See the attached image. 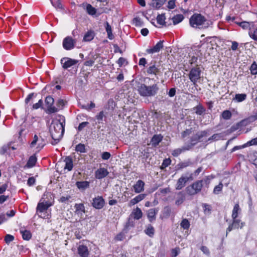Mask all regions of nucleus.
I'll use <instances>...</instances> for the list:
<instances>
[{
	"label": "nucleus",
	"instance_id": "obj_1",
	"mask_svg": "<svg viewBox=\"0 0 257 257\" xmlns=\"http://www.w3.org/2000/svg\"><path fill=\"white\" fill-rule=\"evenodd\" d=\"M52 123L50 132L53 141L51 144L53 145L57 144L63 137L64 133L65 119L56 120Z\"/></svg>",
	"mask_w": 257,
	"mask_h": 257
},
{
	"label": "nucleus",
	"instance_id": "obj_2",
	"mask_svg": "<svg viewBox=\"0 0 257 257\" xmlns=\"http://www.w3.org/2000/svg\"><path fill=\"white\" fill-rule=\"evenodd\" d=\"M189 24L193 28L205 29L212 24V22L208 21L201 14L196 13L191 16L189 19Z\"/></svg>",
	"mask_w": 257,
	"mask_h": 257
},
{
	"label": "nucleus",
	"instance_id": "obj_3",
	"mask_svg": "<svg viewBox=\"0 0 257 257\" xmlns=\"http://www.w3.org/2000/svg\"><path fill=\"white\" fill-rule=\"evenodd\" d=\"M159 88L156 84L151 86H147L145 84L141 83L138 86V91L140 95L144 97L155 96Z\"/></svg>",
	"mask_w": 257,
	"mask_h": 257
},
{
	"label": "nucleus",
	"instance_id": "obj_4",
	"mask_svg": "<svg viewBox=\"0 0 257 257\" xmlns=\"http://www.w3.org/2000/svg\"><path fill=\"white\" fill-rule=\"evenodd\" d=\"M203 187V180H198L186 188V192L189 195L193 196L199 193Z\"/></svg>",
	"mask_w": 257,
	"mask_h": 257
},
{
	"label": "nucleus",
	"instance_id": "obj_5",
	"mask_svg": "<svg viewBox=\"0 0 257 257\" xmlns=\"http://www.w3.org/2000/svg\"><path fill=\"white\" fill-rule=\"evenodd\" d=\"M40 201L38 203L36 210L37 213L39 215V217L43 218H49V215L48 214H46V213H44L43 214V215L42 214V213H43L44 211H47V209L49 207L52 206V204L50 203L48 201H45V202H41Z\"/></svg>",
	"mask_w": 257,
	"mask_h": 257
},
{
	"label": "nucleus",
	"instance_id": "obj_6",
	"mask_svg": "<svg viewBox=\"0 0 257 257\" xmlns=\"http://www.w3.org/2000/svg\"><path fill=\"white\" fill-rule=\"evenodd\" d=\"M193 180V173H186L185 174L182 175L178 180L176 185V189L178 190L182 189L186 185L187 182Z\"/></svg>",
	"mask_w": 257,
	"mask_h": 257
},
{
	"label": "nucleus",
	"instance_id": "obj_7",
	"mask_svg": "<svg viewBox=\"0 0 257 257\" xmlns=\"http://www.w3.org/2000/svg\"><path fill=\"white\" fill-rule=\"evenodd\" d=\"M201 74V70L198 66L191 69L188 74V77L193 84H196V83L200 79Z\"/></svg>",
	"mask_w": 257,
	"mask_h": 257
},
{
	"label": "nucleus",
	"instance_id": "obj_8",
	"mask_svg": "<svg viewBox=\"0 0 257 257\" xmlns=\"http://www.w3.org/2000/svg\"><path fill=\"white\" fill-rule=\"evenodd\" d=\"M46 145L44 139L40 135H35L33 141L30 144V147L31 148L36 147V148L40 151Z\"/></svg>",
	"mask_w": 257,
	"mask_h": 257
},
{
	"label": "nucleus",
	"instance_id": "obj_9",
	"mask_svg": "<svg viewBox=\"0 0 257 257\" xmlns=\"http://www.w3.org/2000/svg\"><path fill=\"white\" fill-rule=\"evenodd\" d=\"M76 43L77 40L75 38H73L71 36H67L63 40L62 46L65 50L69 51L75 47Z\"/></svg>",
	"mask_w": 257,
	"mask_h": 257
},
{
	"label": "nucleus",
	"instance_id": "obj_10",
	"mask_svg": "<svg viewBox=\"0 0 257 257\" xmlns=\"http://www.w3.org/2000/svg\"><path fill=\"white\" fill-rule=\"evenodd\" d=\"M78 61L68 57H64L61 59V64L62 68L64 69H68L71 67L77 64Z\"/></svg>",
	"mask_w": 257,
	"mask_h": 257
},
{
	"label": "nucleus",
	"instance_id": "obj_11",
	"mask_svg": "<svg viewBox=\"0 0 257 257\" xmlns=\"http://www.w3.org/2000/svg\"><path fill=\"white\" fill-rule=\"evenodd\" d=\"M45 102L47 105L48 110L50 113H54L58 111V108L53 106L54 99L51 96H47L45 98Z\"/></svg>",
	"mask_w": 257,
	"mask_h": 257
},
{
	"label": "nucleus",
	"instance_id": "obj_12",
	"mask_svg": "<svg viewBox=\"0 0 257 257\" xmlns=\"http://www.w3.org/2000/svg\"><path fill=\"white\" fill-rule=\"evenodd\" d=\"M244 222H241L240 219H232V223L227 228V233L231 231L233 229L241 228L244 225Z\"/></svg>",
	"mask_w": 257,
	"mask_h": 257
},
{
	"label": "nucleus",
	"instance_id": "obj_13",
	"mask_svg": "<svg viewBox=\"0 0 257 257\" xmlns=\"http://www.w3.org/2000/svg\"><path fill=\"white\" fill-rule=\"evenodd\" d=\"M105 201L101 196L95 197L92 203V206L97 209H101L104 205Z\"/></svg>",
	"mask_w": 257,
	"mask_h": 257
},
{
	"label": "nucleus",
	"instance_id": "obj_14",
	"mask_svg": "<svg viewBox=\"0 0 257 257\" xmlns=\"http://www.w3.org/2000/svg\"><path fill=\"white\" fill-rule=\"evenodd\" d=\"M109 172L107 169L104 168H100L95 172L94 175L95 178L97 179H101L107 176Z\"/></svg>",
	"mask_w": 257,
	"mask_h": 257
},
{
	"label": "nucleus",
	"instance_id": "obj_15",
	"mask_svg": "<svg viewBox=\"0 0 257 257\" xmlns=\"http://www.w3.org/2000/svg\"><path fill=\"white\" fill-rule=\"evenodd\" d=\"M149 65L147 70L148 74L157 75L160 73V68L156 66L155 62H151Z\"/></svg>",
	"mask_w": 257,
	"mask_h": 257
},
{
	"label": "nucleus",
	"instance_id": "obj_16",
	"mask_svg": "<svg viewBox=\"0 0 257 257\" xmlns=\"http://www.w3.org/2000/svg\"><path fill=\"white\" fill-rule=\"evenodd\" d=\"M144 186L145 182L141 180H139L133 187L135 193H140L144 191Z\"/></svg>",
	"mask_w": 257,
	"mask_h": 257
},
{
	"label": "nucleus",
	"instance_id": "obj_17",
	"mask_svg": "<svg viewBox=\"0 0 257 257\" xmlns=\"http://www.w3.org/2000/svg\"><path fill=\"white\" fill-rule=\"evenodd\" d=\"M164 41H160L153 48L148 49L146 50L149 54H153L159 52L164 47Z\"/></svg>",
	"mask_w": 257,
	"mask_h": 257
},
{
	"label": "nucleus",
	"instance_id": "obj_18",
	"mask_svg": "<svg viewBox=\"0 0 257 257\" xmlns=\"http://www.w3.org/2000/svg\"><path fill=\"white\" fill-rule=\"evenodd\" d=\"M158 211V208H151L147 211V217L150 222H152L156 220V215Z\"/></svg>",
	"mask_w": 257,
	"mask_h": 257
},
{
	"label": "nucleus",
	"instance_id": "obj_19",
	"mask_svg": "<svg viewBox=\"0 0 257 257\" xmlns=\"http://www.w3.org/2000/svg\"><path fill=\"white\" fill-rule=\"evenodd\" d=\"M78 253L81 257H88L89 250L88 247L84 245H80L78 247Z\"/></svg>",
	"mask_w": 257,
	"mask_h": 257
},
{
	"label": "nucleus",
	"instance_id": "obj_20",
	"mask_svg": "<svg viewBox=\"0 0 257 257\" xmlns=\"http://www.w3.org/2000/svg\"><path fill=\"white\" fill-rule=\"evenodd\" d=\"M146 195H147L146 194H140L139 195H137L135 198L130 200L128 205L130 206H132L138 203L139 202L144 199Z\"/></svg>",
	"mask_w": 257,
	"mask_h": 257
},
{
	"label": "nucleus",
	"instance_id": "obj_21",
	"mask_svg": "<svg viewBox=\"0 0 257 257\" xmlns=\"http://www.w3.org/2000/svg\"><path fill=\"white\" fill-rule=\"evenodd\" d=\"M64 161L65 163L64 170H67L68 171H71L73 168L72 158L70 156L66 157Z\"/></svg>",
	"mask_w": 257,
	"mask_h": 257
},
{
	"label": "nucleus",
	"instance_id": "obj_22",
	"mask_svg": "<svg viewBox=\"0 0 257 257\" xmlns=\"http://www.w3.org/2000/svg\"><path fill=\"white\" fill-rule=\"evenodd\" d=\"M37 157L35 155H32L29 158V160L26 164V165L25 166V168H31L35 166L36 163L37 162Z\"/></svg>",
	"mask_w": 257,
	"mask_h": 257
},
{
	"label": "nucleus",
	"instance_id": "obj_23",
	"mask_svg": "<svg viewBox=\"0 0 257 257\" xmlns=\"http://www.w3.org/2000/svg\"><path fill=\"white\" fill-rule=\"evenodd\" d=\"M163 137L161 135H154L151 141L152 145L153 147L157 146L159 143L162 141Z\"/></svg>",
	"mask_w": 257,
	"mask_h": 257
},
{
	"label": "nucleus",
	"instance_id": "obj_24",
	"mask_svg": "<svg viewBox=\"0 0 257 257\" xmlns=\"http://www.w3.org/2000/svg\"><path fill=\"white\" fill-rule=\"evenodd\" d=\"M131 215L133 216L134 219L139 220L142 217L143 212L140 208L137 207L132 211Z\"/></svg>",
	"mask_w": 257,
	"mask_h": 257
},
{
	"label": "nucleus",
	"instance_id": "obj_25",
	"mask_svg": "<svg viewBox=\"0 0 257 257\" xmlns=\"http://www.w3.org/2000/svg\"><path fill=\"white\" fill-rule=\"evenodd\" d=\"M185 194L182 192H179L177 194V197L175 201V204L179 206L182 204L185 200Z\"/></svg>",
	"mask_w": 257,
	"mask_h": 257
},
{
	"label": "nucleus",
	"instance_id": "obj_26",
	"mask_svg": "<svg viewBox=\"0 0 257 257\" xmlns=\"http://www.w3.org/2000/svg\"><path fill=\"white\" fill-rule=\"evenodd\" d=\"M247 95L245 93L236 94L233 100L236 102H240L246 99Z\"/></svg>",
	"mask_w": 257,
	"mask_h": 257
},
{
	"label": "nucleus",
	"instance_id": "obj_27",
	"mask_svg": "<svg viewBox=\"0 0 257 257\" xmlns=\"http://www.w3.org/2000/svg\"><path fill=\"white\" fill-rule=\"evenodd\" d=\"M241 209L238 203L235 204L233 207L231 217L232 219L237 218L238 213L240 212Z\"/></svg>",
	"mask_w": 257,
	"mask_h": 257
},
{
	"label": "nucleus",
	"instance_id": "obj_28",
	"mask_svg": "<svg viewBox=\"0 0 257 257\" xmlns=\"http://www.w3.org/2000/svg\"><path fill=\"white\" fill-rule=\"evenodd\" d=\"M94 37V33L93 31H88L84 36L83 41L84 42H89L91 41Z\"/></svg>",
	"mask_w": 257,
	"mask_h": 257
},
{
	"label": "nucleus",
	"instance_id": "obj_29",
	"mask_svg": "<svg viewBox=\"0 0 257 257\" xmlns=\"http://www.w3.org/2000/svg\"><path fill=\"white\" fill-rule=\"evenodd\" d=\"M85 10L87 14L91 16L95 15L97 12V10L89 4L86 5Z\"/></svg>",
	"mask_w": 257,
	"mask_h": 257
},
{
	"label": "nucleus",
	"instance_id": "obj_30",
	"mask_svg": "<svg viewBox=\"0 0 257 257\" xmlns=\"http://www.w3.org/2000/svg\"><path fill=\"white\" fill-rule=\"evenodd\" d=\"M144 231L146 234L152 237L155 233V229L152 225L149 224Z\"/></svg>",
	"mask_w": 257,
	"mask_h": 257
},
{
	"label": "nucleus",
	"instance_id": "obj_31",
	"mask_svg": "<svg viewBox=\"0 0 257 257\" xmlns=\"http://www.w3.org/2000/svg\"><path fill=\"white\" fill-rule=\"evenodd\" d=\"M184 17L183 15L182 14H179L176 15V16H174L172 19L174 25H177L182 22Z\"/></svg>",
	"mask_w": 257,
	"mask_h": 257
},
{
	"label": "nucleus",
	"instance_id": "obj_32",
	"mask_svg": "<svg viewBox=\"0 0 257 257\" xmlns=\"http://www.w3.org/2000/svg\"><path fill=\"white\" fill-rule=\"evenodd\" d=\"M22 235L23 238L24 240H28L32 237V234L31 232L27 230H24L20 231Z\"/></svg>",
	"mask_w": 257,
	"mask_h": 257
},
{
	"label": "nucleus",
	"instance_id": "obj_33",
	"mask_svg": "<svg viewBox=\"0 0 257 257\" xmlns=\"http://www.w3.org/2000/svg\"><path fill=\"white\" fill-rule=\"evenodd\" d=\"M76 184L79 189H85L89 186V182L87 181L77 182Z\"/></svg>",
	"mask_w": 257,
	"mask_h": 257
},
{
	"label": "nucleus",
	"instance_id": "obj_34",
	"mask_svg": "<svg viewBox=\"0 0 257 257\" xmlns=\"http://www.w3.org/2000/svg\"><path fill=\"white\" fill-rule=\"evenodd\" d=\"M165 16L164 14L159 15L157 17V21L158 24L160 25H165Z\"/></svg>",
	"mask_w": 257,
	"mask_h": 257
},
{
	"label": "nucleus",
	"instance_id": "obj_35",
	"mask_svg": "<svg viewBox=\"0 0 257 257\" xmlns=\"http://www.w3.org/2000/svg\"><path fill=\"white\" fill-rule=\"evenodd\" d=\"M52 6L55 7L56 9L64 10V7L62 5L60 0H57L56 2H53L52 0H50Z\"/></svg>",
	"mask_w": 257,
	"mask_h": 257
},
{
	"label": "nucleus",
	"instance_id": "obj_36",
	"mask_svg": "<svg viewBox=\"0 0 257 257\" xmlns=\"http://www.w3.org/2000/svg\"><path fill=\"white\" fill-rule=\"evenodd\" d=\"M194 109L196 110V113L198 115L202 114L205 111V108L201 104L197 105L194 108Z\"/></svg>",
	"mask_w": 257,
	"mask_h": 257
},
{
	"label": "nucleus",
	"instance_id": "obj_37",
	"mask_svg": "<svg viewBox=\"0 0 257 257\" xmlns=\"http://www.w3.org/2000/svg\"><path fill=\"white\" fill-rule=\"evenodd\" d=\"M75 151L76 152H79L81 153H84L86 152L85 146L84 144H79L75 147Z\"/></svg>",
	"mask_w": 257,
	"mask_h": 257
},
{
	"label": "nucleus",
	"instance_id": "obj_38",
	"mask_svg": "<svg viewBox=\"0 0 257 257\" xmlns=\"http://www.w3.org/2000/svg\"><path fill=\"white\" fill-rule=\"evenodd\" d=\"M190 225V223L187 219H183L180 223L181 227L184 229H188Z\"/></svg>",
	"mask_w": 257,
	"mask_h": 257
},
{
	"label": "nucleus",
	"instance_id": "obj_39",
	"mask_svg": "<svg viewBox=\"0 0 257 257\" xmlns=\"http://www.w3.org/2000/svg\"><path fill=\"white\" fill-rule=\"evenodd\" d=\"M249 35L252 39L257 41V28L250 30Z\"/></svg>",
	"mask_w": 257,
	"mask_h": 257
},
{
	"label": "nucleus",
	"instance_id": "obj_40",
	"mask_svg": "<svg viewBox=\"0 0 257 257\" xmlns=\"http://www.w3.org/2000/svg\"><path fill=\"white\" fill-rule=\"evenodd\" d=\"M249 69L252 75L257 74V64L255 61L252 63Z\"/></svg>",
	"mask_w": 257,
	"mask_h": 257
},
{
	"label": "nucleus",
	"instance_id": "obj_41",
	"mask_svg": "<svg viewBox=\"0 0 257 257\" xmlns=\"http://www.w3.org/2000/svg\"><path fill=\"white\" fill-rule=\"evenodd\" d=\"M197 136L199 138V141H202V139L204 137H206L208 135V131H200L196 133Z\"/></svg>",
	"mask_w": 257,
	"mask_h": 257
},
{
	"label": "nucleus",
	"instance_id": "obj_42",
	"mask_svg": "<svg viewBox=\"0 0 257 257\" xmlns=\"http://www.w3.org/2000/svg\"><path fill=\"white\" fill-rule=\"evenodd\" d=\"M166 0H154V3L153 4L154 6L157 8H160L166 2Z\"/></svg>",
	"mask_w": 257,
	"mask_h": 257
},
{
	"label": "nucleus",
	"instance_id": "obj_43",
	"mask_svg": "<svg viewBox=\"0 0 257 257\" xmlns=\"http://www.w3.org/2000/svg\"><path fill=\"white\" fill-rule=\"evenodd\" d=\"M171 210L170 207L166 206L164 207L163 211V215L164 217L167 218L168 217L171 213Z\"/></svg>",
	"mask_w": 257,
	"mask_h": 257
},
{
	"label": "nucleus",
	"instance_id": "obj_44",
	"mask_svg": "<svg viewBox=\"0 0 257 257\" xmlns=\"http://www.w3.org/2000/svg\"><path fill=\"white\" fill-rule=\"evenodd\" d=\"M223 184L220 183L218 185L216 186L213 189V193L215 194H219L222 190Z\"/></svg>",
	"mask_w": 257,
	"mask_h": 257
},
{
	"label": "nucleus",
	"instance_id": "obj_45",
	"mask_svg": "<svg viewBox=\"0 0 257 257\" xmlns=\"http://www.w3.org/2000/svg\"><path fill=\"white\" fill-rule=\"evenodd\" d=\"M190 165V163L189 162H181L177 165V169L178 170L182 169L184 168H186V167L189 166Z\"/></svg>",
	"mask_w": 257,
	"mask_h": 257
},
{
	"label": "nucleus",
	"instance_id": "obj_46",
	"mask_svg": "<svg viewBox=\"0 0 257 257\" xmlns=\"http://www.w3.org/2000/svg\"><path fill=\"white\" fill-rule=\"evenodd\" d=\"M185 150V149L184 148H182V149H181V148L176 149L172 151V155L173 156H174V157H177L180 154H181L182 152H183Z\"/></svg>",
	"mask_w": 257,
	"mask_h": 257
},
{
	"label": "nucleus",
	"instance_id": "obj_47",
	"mask_svg": "<svg viewBox=\"0 0 257 257\" xmlns=\"http://www.w3.org/2000/svg\"><path fill=\"white\" fill-rule=\"evenodd\" d=\"M192 132L193 130L192 128L186 130L181 133V138L182 139L185 138L186 137L189 136L192 133Z\"/></svg>",
	"mask_w": 257,
	"mask_h": 257
},
{
	"label": "nucleus",
	"instance_id": "obj_48",
	"mask_svg": "<svg viewBox=\"0 0 257 257\" xmlns=\"http://www.w3.org/2000/svg\"><path fill=\"white\" fill-rule=\"evenodd\" d=\"M171 162V160L169 158L165 159L164 160L161 167V169H164L166 168L167 167L170 165Z\"/></svg>",
	"mask_w": 257,
	"mask_h": 257
},
{
	"label": "nucleus",
	"instance_id": "obj_49",
	"mask_svg": "<svg viewBox=\"0 0 257 257\" xmlns=\"http://www.w3.org/2000/svg\"><path fill=\"white\" fill-rule=\"evenodd\" d=\"M199 142H200L199 139L196 134L191 137L190 143L192 145L196 144Z\"/></svg>",
	"mask_w": 257,
	"mask_h": 257
},
{
	"label": "nucleus",
	"instance_id": "obj_50",
	"mask_svg": "<svg viewBox=\"0 0 257 257\" xmlns=\"http://www.w3.org/2000/svg\"><path fill=\"white\" fill-rule=\"evenodd\" d=\"M104 117L105 115L103 111H101L98 114L96 115V118L98 120V122L99 123L102 122Z\"/></svg>",
	"mask_w": 257,
	"mask_h": 257
},
{
	"label": "nucleus",
	"instance_id": "obj_51",
	"mask_svg": "<svg viewBox=\"0 0 257 257\" xmlns=\"http://www.w3.org/2000/svg\"><path fill=\"white\" fill-rule=\"evenodd\" d=\"M222 117L225 119H229L231 117V113L229 110H224L222 113Z\"/></svg>",
	"mask_w": 257,
	"mask_h": 257
},
{
	"label": "nucleus",
	"instance_id": "obj_52",
	"mask_svg": "<svg viewBox=\"0 0 257 257\" xmlns=\"http://www.w3.org/2000/svg\"><path fill=\"white\" fill-rule=\"evenodd\" d=\"M81 107L82 108H84L87 110H89L92 108H94L95 107V104L94 102L91 101L89 104H87V105H83Z\"/></svg>",
	"mask_w": 257,
	"mask_h": 257
},
{
	"label": "nucleus",
	"instance_id": "obj_53",
	"mask_svg": "<svg viewBox=\"0 0 257 257\" xmlns=\"http://www.w3.org/2000/svg\"><path fill=\"white\" fill-rule=\"evenodd\" d=\"M220 138H221V136L220 134H214L213 135H212L211 137H210L208 139V141L211 142H212L214 141L219 140L220 139Z\"/></svg>",
	"mask_w": 257,
	"mask_h": 257
},
{
	"label": "nucleus",
	"instance_id": "obj_54",
	"mask_svg": "<svg viewBox=\"0 0 257 257\" xmlns=\"http://www.w3.org/2000/svg\"><path fill=\"white\" fill-rule=\"evenodd\" d=\"M75 208L76 211H81L82 212H85V207L83 204H76L75 205Z\"/></svg>",
	"mask_w": 257,
	"mask_h": 257
},
{
	"label": "nucleus",
	"instance_id": "obj_55",
	"mask_svg": "<svg viewBox=\"0 0 257 257\" xmlns=\"http://www.w3.org/2000/svg\"><path fill=\"white\" fill-rule=\"evenodd\" d=\"M14 239V236L11 234H7L5 238V241L7 244L10 243Z\"/></svg>",
	"mask_w": 257,
	"mask_h": 257
},
{
	"label": "nucleus",
	"instance_id": "obj_56",
	"mask_svg": "<svg viewBox=\"0 0 257 257\" xmlns=\"http://www.w3.org/2000/svg\"><path fill=\"white\" fill-rule=\"evenodd\" d=\"M111 157V154L110 153L107 152H103L101 154V158L103 160H107Z\"/></svg>",
	"mask_w": 257,
	"mask_h": 257
},
{
	"label": "nucleus",
	"instance_id": "obj_57",
	"mask_svg": "<svg viewBox=\"0 0 257 257\" xmlns=\"http://www.w3.org/2000/svg\"><path fill=\"white\" fill-rule=\"evenodd\" d=\"M202 206H203V209H204V211L205 213H210V211H211V206H210V205H209L208 204H205V203H204V204H203Z\"/></svg>",
	"mask_w": 257,
	"mask_h": 257
},
{
	"label": "nucleus",
	"instance_id": "obj_58",
	"mask_svg": "<svg viewBox=\"0 0 257 257\" xmlns=\"http://www.w3.org/2000/svg\"><path fill=\"white\" fill-rule=\"evenodd\" d=\"M89 122L88 121H84L80 123L78 127V131H81L85 127H86Z\"/></svg>",
	"mask_w": 257,
	"mask_h": 257
},
{
	"label": "nucleus",
	"instance_id": "obj_59",
	"mask_svg": "<svg viewBox=\"0 0 257 257\" xmlns=\"http://www.w3.org/2000/svg\"><path fill=\"white\" fill-rule=\"evenodd\" d=\"M43 104V100L42 99H40L39 101L33 104V108L34 109H37L41 107L42 106Z\"/></svg>",
	"mask_w": 257,
	"mask_h": 257
},
{
	"label": "nucleus",
	"instance_id": "obj_60",
	"mask_svg": "<svg viewBox=\"0 0 257 257\" xmlns=\"http://www.w3.org/2000/svg\"><path fill=\"white\" fill-rule=\"evenodd\" d=\"M35 182H36V179H35L34 177H32L28 179V181H27V184L29 186H33L35 184Z\"/></svg>",
	"mask_w": 257,
	"mask_h": 257
},
{
	"label": "nucleus",
	"instance_id": "obj_61",
	"mask_svg": "<svg viewBox=\"0 0 257 257\" xmlns=\"http://www.w3.org/2000/svg\"><path fill=\"white\" fill-rule=\"evenodd\" d=\"M252 145H257V137L251 140L250 141H248L246 144L245 146H252Z\"/></svg>",
	"mask_w": 257,
	"mask_h": 257
},
{
	"label": "nucleus",
	"instance_id": "obj_62",
	"mask_svg": "<svg viewBox=\"0 0 257 257\" xmlns=\"http://www.w3.org/2000/svg\"><path fill=\"white\" fill-rule=\"evenodd\" d=\"M117 63L119 67H121L123 65L125 64V63H127L126 59L123 57L119 58Z\"/></svg>",
	"mask_w": 257,
	"mask_h": 257
},
{
	"label": "nucleus",
	"instance_id": "obj_63",
	"mask_svg": "<svg viewBox=\"0 0 257 257\" xmlns=\"http://www.w3.org/2000/svg\"><path fill=\"white\" fill-rule=\"evenodd\" d=\"M65 101L64 100L61 99L58 100V101L57 102V107L59 108L58 109H59L63 107V106L65 105Z\"/></svg>",
	"mask_w": 257,
	"mask_h": 257
},
{
	"label": "nucleus",
	"instance_id": "obj_64",
	"mask_svg": "<svg viewBox=\"0 0 257 257\" xmlns=\"http://www.w3.org/2000/svg\"><path fill=\"white\" fill-rule=\"evenodd\" d=\"M176 0H170L168 2V8L169 9H173L175 7V2Z\"/></svg>",
	"mask_w": 257,
	"mask_h": 257
}]
</instances>
